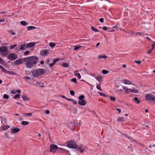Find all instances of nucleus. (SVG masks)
Wrapping results in <instances>:
<instances>
[{"label":"nucleus","instance_id":"nucleus-30","mask_svg":"<svg viewBox=\"0 0 155 155\" xmlns=\"http://www.w3.org/2000/svg\"><path fill=\"white\" fill-rule=\"evenodd\" d=\"M81 47V46L79 45H77L74 48V50H78Z\"/></svg>","mask_w":155,"mask_h":155},{"label":"nucleus","instance_id":"nucleus-23","mask_svg":"<svg viewBox=\"0 0 155 155\" xmlns=\"http://www.w3.org/2000/svg\"><path fill=\"white\" fill-rule=\"evenodd\" d=\"M56 45V44L55 43H53V42H50L49 43V45L51 48H53Z\"/></svg>","mask_w":155,"mask_h":155},{"label":"nucleus","instance_id":"nucleus-55","mask_svg":"<svg viewBox=\"0 0 155 155\" xmlns=\"http://www.w3.org/2000/svg\"><path fill=\"white\" fill-rule=\"evenodd\" d=\"M127 138L129 139H131L133 141H134L135 142H137V141L136 140H133L132 138H131L130 137H127Z\"/></svg>","mask_w":155,"mask_h":155},{"label":"nucleus","instance_id":"nucleus-18","mask_svg":"<svg viewBox=\"0 0 155 155\" xmlns=\"http://www.w3.org/2000/svg\"><path fill=\"white\" fill-rule=\"evenodd\" d=\"M123 89L124 90L125 92L127 93H128L129 92V91H130V89H129L127 88L126 87L124 86L122 87Z\"/></svg>","mask_w":155,"mask_h":155},{"label":"nucleus","instance_id":"nucleus-13","mask_svg":"<svg viewBox=\"0 0 155 155\" xmlns=\"http://www.w3.org/2000/svg\"><path fill=\"white\" fill-rule=\"evenodd\" d=\"M20 130V129L19 128H15L12 129L11 132L12 133L14 134L17 132H18Z\"/></svg>","mask_w":155,"mask_h":155},{"label":"nucleus","instance_id":"nucleus-21","mask_svg":"<svg viewBox=\"0 0 155 155\" xmlns=\"http://www.w3.org/2000/svg\"><path fill=\"white\" fill-rule=\"evenodd\" d=\"M107 58V57L106 55H99L98 56V58L99 59L102 58Z\"/></svg>","mask_w":155,"mask_h":155},{"label":"nucleus","instance_id":"nucleus-56","mask_svg":"<svg viewBox=\"0 0 155 155\" xmlns=\"http://www.w3.org/2000/svg\"><path fill=\"white\" fill-rule=\"evenodd\" d=\"M102 28H103V29L105 31L107 30V28L106 27H102Z\"/></svg>","mask_w":155,"mask_h":155},{"label":"nucleus","instance_id":"nucleus-27","mask_svg":"<svg viewBox=\"0 0 155 155\" xmlns=\"http://www.w3.org/2000/svg\"><path fill=\"white\" fill-rule=\"evenodd\" d=\"M21 97L24 100L26 101L28 100V98L25 95H21Z\"/></svg>","mask_w":155,"mask_h":155},{"label":"nucleus","instance_id":"nucleus-36","mask_svg":"<svg viewBox=\"0 0 155 155\" xmlns=\"http://www.w3.org/2000/svg\"><path fill=\"white\" fill-rule=\"evenodd\" d=\"M71 81L74 82L75 83H77V79L76 78H73L71 79Z\"/></svg>","mask_w":155,"mask_h":155},{"label":"nucleus","instance_id":"nucleus-6","mask_svg":"<svg viewBox=\"0 0 155 155\" xmlns=\"http://www.w3.org/2000/svg\"><path fill=\"white\" fill-rule=\"evenodd\" d=\"M67 145L68 147L74 149L76 148L77 146L75 143L73 141L68 142Z\"/></svg>","mask_w":155,"mask_h":155},{"label":"nucleus","instance_id":"nucleus-17","mask_svg":"<svg viewBox=\"0 0 155 155\" xmlns=\"http://www.w3.org/2000/svg\"><path fill=\"white\" fill-rule=\"evenodd\" d=\"M155 45V42L153 44H152V49L150 50L149 51L147 52V54H150L151 52L153 50V49H154Z\"/></svg>","mask_w":155,"mask_h":155},{"label":"nucleus","instance_id":"nucleus-8","mask_svg":"<svg viewBox=\"0 0 155 155\" xmlns=\"http://www.w3.org/2000/svg\"><path fill=\"white\" fill-rule=\"evenodd\" d=\"M26 47L25 44L22 45L21 46H18L16 48L15 50L18 52L22 50H25L26 49Z\"/></svg>","mask_w":155,"mask_h":155},{"label":"nucleus","instance_id":"nucleus-22","mask_svg":"<svg viewBox=\"0 0 155 155\" xmlns=\"http://www.w3.org/2000/svg\"><path fill=\"white\" fill-rule=\"evenodd\" d=\"M124 82L125 84L130 85L131 84V82L130 81L127 80H124Z\"/></svg>","mask_w":155,"mask_h":155},{"label":"nucleus","instance_id":"nucleus-31","mask_svg":"<svg viewBox=\"0 0 155 155\" xmlns=\"http://www.w3.org/2000/svg\"><path fill=\"white\" fill-rule=\"evenodd\" d=\"M134 101L137 102V104H139L140 103V101L138 100V98L137 97H135L134 98Z\"/></svg>","mask_w":155,"mask_h":155},{"label":"nucleus","instance_id":"nucleus-32","mask_svg":"<svg viewBox=\"0 0 155 155\" xmlns=\"http://www.w3.org/2000/svg\"><path fill=\"white\" fill-rule=\"evenodd\" d=\"M102 72L104 74H107L109 72V71L106 70H103L102 71Z\"/></svg>","mask_w":155,"mask_h":155},{"label":"nucleus","instance_id":"nucleus-59","mask_svg":"<svg viewBox=\"0 0 155 155\" xmlns=\"http://www.w3.org/2000/svg\"><path fill=\"white\" fill-rule=\"evenodd\" d=\"M16 91L18 93H20L21 92V91L20 90H17Z\"/></svg>","mask_w":155,"mask_h":155},{"label":"nucleus","instance_id":"nucleus-53","mask_svg":"<svg viewBox=\"0 0 155 155\" xmlns=\"http://www.w3.org/2000/svg\"><path fill=\"white\" fill-rule=\"evenodd\" d=\"M116 110L118 112V113L119 114L121 112V110L120 109H118L117 108H116Z\"/></svg>","mask_w":155,"mask_h":155},{"label":"nucleus","instance_id":"nucleus-4","mask_svg":"<svg viewBox=\"0 0 155 155\" xmlns=\"http://www.w3.org/2000/svg\"><path fill=\"white\" fill-rule=\"evenodd\" d=\"M58 149L63 150V149L61 148L58 147V146L56 145L52 144L50 146V151L52 152H55Z\"/></svg>","mask_w":155,"mask_h":155},{"label":"nucleus","instance_id":"nucleus-24","mask_svg":"<svg viewBox=\"0 0 155 155\" xmlns=\"http://www.w3.org/2000/svg\"><path fill=\"white\" fill-rule=\"evenodd\" d=\"M10 127V126L8 125H5L2 127V129L3 130H5L7 129Z\"/></svg>","mask_w":155,"mask_h":155},{"label":"nucleus","instance_id":"nucleus-34","mask_svg":"<svg viewBox=\"0 0 155 155\" xmlns=\"http://www.w3.org/2000/svg\"><path fill=\"white\" fill-rule=\"evenodd\" d=\"M84 98V95H81V96H80L78 97V99L79 100H84L83 99Z\"/></svg>","mask_w":155,"mask_h":155},{"label":"nucleus","instance_id":"nucleus-51","mask_svg":"<svg viewBox=\"0 0 155 155\" xmlns=\"http://www.w3.org/2000/svg\"><path fill=\"white\" fill-rule=\"evenodd\" d=\"M146 34V33L144 31L141 32V35H145Z\"/></svg>","mask_w":155,"mask_h":155},{"label":"nucleus","instance_id":"nucleus-54","mask_svg":"<svg viewBox=\"0 0 155 155\" xmlns=\"http://www.w3.org/2000/svg\"><path fill=\"white\" fill-rule=\"evenodd\" d=\"M50 112L48 110H47L45 111V113L46 114H49Z\"/></svg>","mask_w":155,"mask_h":155},{"label":"nucleus","instance_id":"nucleus-35","mask_svg":"<svg viewBox=\"0 0 155 155\" xmlns=\"http://www.w3.org/2000/svg\"><path fill=\"white\" fill-rule=\"evenodd\" d=\"M110 100L112 101H115L116 98L115 97H112L111 96H110Z\"/></svg>","mask_w":155,"mask_h":155},{"label":"nucleus","instance_id":"nucleus-52","mask_svg":"<svg viewBox=\"0 0 155 155\" xmlns=\"http://www.w3.org/2000/svg\"><path fill=\"white\" fill-rule=\"evenodd\" d=\"M85 150V148H84V149L81 148V149L80 150V152L81 153H83L84 151V150Z\"/></svg>","mask_w":155,"mask_h":155},{"label":"nucleus","instance_id":"nucleus-37","mask_svg":"<svg viewBox=\"0 0 155 155\" xmlns=\"http://www.w3.org/2000/svg\"><path fill=\"white\" fill-rule=\"evenodd\" d=\"M75 76L78 78L79 79L81 78V76L79 73H77L75 74Z\"/></svg>","mask_w":155,"mask_h":155},{"label":"nucleus","instance_id":"nucleus-1","mask_svg":"<svg viewBox=\"0 0 155 155\" xmlns=\"http://www.w3.org/2000/svg\"><path fill=\"white\" fill-rule=\"evenodd\" d=\"M23 60L25 62V64L26 68H30L36 66L39 61V58L37 56H31L24 58Z\"/></svg>","mask_w":155,"mask_h":155},{"label":"nucleus","instance_id":"nucleus-47","mask_svg":"<svg viewBox=\"0 0 155 155\" xmlns=\"http://www.w3.org/2000/svg\"><path fill=\"white\" fill-rule=\"evenodd\" d=\"M59 58H57L56 59L54 60L53 61V62L54 63V64H55V62L59 61Z\"/></svg>","mask_w":155,"mask_h":155},{"label":"nucleus","instance_id":"nucleus-41","mask_svg":"<svg viewBox=\"0 0 155 155\" xmlns=\"http://www.w3.org/2000/svg\"><path fill=\"white\" fill-rule=\"evenodd\" d=\"M9 32L12 35H14L15 34V33L12 30H10L9 31Z\"/></svg>","mask_w":155,"mask_h":155},{"label":"nucleus","instance_id":"nucleus-15","mask_svg":"<svg viewBox=\"0 0 155 155\" xmlns=\"http://www.w3.org/2000/svg\"><path fill=\"white\" fill-rule=\"evenodd\" d=\"M102 77L101 75H98L96 79L100 82V84L102 82Z\"/></svg>","mask_w":155,"mask_h":155},{"label":"nucleus","instance_id":"nucleus-39","mask_svg":"<svg viewBox=\"0 0 155 155\" xmlns=\"http://www.w3.org/2000/svg\"><path fill=\"white\" fill-rule=\"evenodd\" d=\"M23 114L24 115H26V116H32V114L31 113H28L26 114Z\"/></svg>","mask_w":155,"mask_h":155},{"label":"nucleus","instance_id":"nucleus-19","mask_svg":"<svg viewBox=\"0 0 155 155\" xmlns=\"http://www.w3.org/2000/svg\"><path fill=\"white\" fill-rule=\"evenodd\" d=\"M130 91L133 93H137L139 92V91L137 89L133 90L130 89Z\"/></svg>","mask_w":155,"mask_h":155},{"label":"nucleus","instance_id":"nucleus-2","mask_svg":"<svg viewBox=\"0 0 155 155\" xmlns=\"http://www.w3.org/2000/svg\"><path fill=\"white\" fill-rule=\"evenodd\" d=\"M45 72V70L43 69H38L35 71H32L31 72L33 76L36 78L44 74Z\"/></svg>","mask_w":155,"mask_h":155},{"label":"nucleus","instance_id":"nucleus-57","mask_svg":"<svg viewBox=\"0 0 155 155\" xmlns=\"http://www.w3.org/2000/svg\"><path fill=\"white\" fill-rule=\"evenodd\" d=\"M54 64V63L53 62H52V63H50V64H49V66L50 67H51L53 65H54V64Z\"/></svg>","mask_w":155,"mask_h":155},{"label":"nucleus","instance_id":"nucleus-45","mask_svg":"<svg viewBox=\"0 0 155 155\" xmlns=\"http://www.w3.org/2000/svg\"><path fill=\"white\" fill-rule=\"evenodd\" d=\"M30 51H27L25 52L24 53V55H27L29 54Z\"/></svg>","mask_w":155,"mask_h":155},{"label":"nucleus","instance_id":"nucleus-61","mask_svg":"<svg viewBox=\"0 0 155 155\" xmlns=\"http://www.w3.org/2000/svg\"><path fill=\"white\" fill-rule=\"evenodd\" d=\"M40 63L41 64H43L44 63V61L43 60H42L40 61Z\"/></svg>","mask_w":155,"mask_h":155},{"label":"nucleus","instance_id":"nucleus-10","mask_svg":"<svg viewBox=\"0 0 155 155\" xmlns=\"http://www.w3.org/2000/svg\"><path fill=\"white\" fill-rule=\"evenodd\" d=\"M2 72L8 74L13 75L15 74L13 72L9 71L6 70V69H5L4 67H3V68H2Z\"/></svg>","mask_w":155,"mask_h":155},{"label":"nucleus","instance_id":"nucleus-48","mask_svg":"<svg viewBox=\"0 0 155 155\" xmlns=\"http://www.w3.org/2000/svg\"><path fill=\"white\" fill-rule=\"evenodd\" d=\"M30 78L29 77L27 76V77H24V79H26L28 80H29L30 79Z\"/></svg>","mask_w":155,"mask_h":155},{"label":"nucleus","instance_id":"nucleus-26","mask_svg":"<svg viewBox=\"0 0 155 155\" xmlns=\"http://www.w3.org/2000/svg\"><path fill=\"white\" fill-rule=\"evenodd\" d=\"M35 28H36L35 27L31 26L28 27L27 29L28 30H29L32 29H35Z\"/></svg>","mask_w":155,"mask_h":155},{"label":"nucleus","instance_id":"nucleus-29","mask_svg":"<svg viewBox=\"0 0 155 155\" xmlns=\"http://www.w3.org/2000/svg\"><path fill=\"white\" fill-rule=\"evenodd\" d=\"M20 24L23 25H27V23L25 21H21Z\"/></svg>","mask_w":155,"mask_h":155},{"label":"nucleus","instance_id":"nucleus-11","mask_svg":"<svg viewBox=\"0 0 155 155\" xmlns=\"http://www.w3.org/2000/svg\"><path fill=\"white\" fill-rule=\"evenodd\" d=\"M78 103L80 105L84 106L86 104V102L85 100H79Z\"/></svg>","mask_w":155,"mask_h":155},{"label":"nucleus","instance_id":"nucleus-44","mask_svg":"<svg viewBox=\"0 0 155 155\" xmlns=\"http://www.w3.org/2000/svg\"><path fill=\"white\" fill-rule=\"evenodd\" d=\"M70 94L72 96H74V95L75 93L73 91H70Z\"/></svg>","mask_w":155,"mask_h":155},{"label":"nucleus","instance_id":"nucleus-3","mask_svg":"<svg viewBox=\"0 0 155 155\" xmlns=\"http://www.w3.org/2000/svg\"><path fill=\"white\" fill-rule=\"evenodd\" d=\"M8 53V50L7 47L6 46H2L0 47V53L1 55L6 56Z\"/></svg>","mask_w":155,"mask_h":155},{"label":"nucleus","instance_id":"nucleus-63","mask_svg":"<svg viewBox=\"0 0 155 155\" xmlns=\"http://www.w3.org/2000/svg\"><path fill=\"white\" fill-rule=\"evenodd\" d=\"M61 97H62L63 98H64L66 99H67V98L64 95H62V96H61Z\"/></svg>","mask_w":155,"mask_h":155},{"label":"nucleus","instance_id":"nucleus-28","mask_svg":"<svg viewBox=\"0 0 155 155\" xmlns=\"http://www.w3.org/2000/svg\"><path fill=\"white\" fill-rule=\"evenodd\" d=\"M91 29L94 31L96 32L99 31V30L95 28L94 27L92 26L91 27Z\"/></svg>","mask_w":155,"mask_h":155},{"label":"nucleus","instance_id":"nucleus-43","mask_svg":"<svg viewBox=\"0 0 155 155\" xmlns=\"http://www.w3.org/2000/svg\"><path fill=\"white\" fill-rule=\"evenodd\" d=\"M97 88L98 90H99L100 91H102V89H101V86L100 85H97Z\"/></svg>","mask_w":155,"mask_h":155},{"label":"nucleus","instance_id":"nucleus-60","mask_svg":"<svg viewBox=\"0 0 155 155\" xmlns=\"http://www.w3.org/2000/svg\"><path fill=\"white\" fill-rule=\"evenodd\" d=\"M146 38L149 41H152V42H153V41H151V40L148 37H146Z\"/></svg>","mask_w":155,"mask_h":155},{"label":"nucleus","instance_id":"nucleus-25","mask_svg":"<svg viewBox=\"0 0 155 155\" xmlns=\"http://www.w3.org/2000/svg\"><path fill=\"white\" fill-rule=\"evenodd\" d=\"M21 124L23 125H28L29 123L26 121H22L21 122Z\"/></svg>","mask_w":155,"mask_h":155},{"label":"nucleus","instance_id":"nucleus-20","mask_svg":"<svg viewBox=\"0 0 155 155\" xmlns=\"http://www.w3.org/2000/svg\"><path fill=\"white\" fill-rule=\"evenodd\" d=\"M61 66L64 68H67L69 67V65L68 63H64L61 64Z\"/></svg>","mask_w":155,"mask_h":155},{"label":"nucleus","instance_id":"nucleus-58","mask_svg":"<svg viewBox=\"0 0 155 155\" xmlns=\"http://www.w3.org/2000/svg\"><path fill=\"white\" fill-rule=\"evenodd\" d=\"M72 101L73 102V104H77V102L76 101H74L73 100V101Z\"/></svg>","mask_w":155,"mask_h":155},{"label":"nucleus","instance_id":"nucleus-49","mask_svg":"<svg viewBox=\"0 0 155 155\" xmlns=\"http://www.w3.org/2000/svg\"><path fill=\"white\" fill-rule=\"evenodd\" d=\"M135 34L136 35H139L140 36L141 35V32H137L135 33Z\"/></svg>","mask_w":155,"mask_h":155},{"label":"nucleus","instance_id":"nucleus-12","mask_svg":"<svg viewBox=\"0 0 155 155\" xmlns=\"http://www.w3.org/2000/svg\"><path fill=\"white\" fill-rule=\"evenodd\" d=\"M23 63L22 59L17 60L14 62V64L15 65H17Z\"/></svg>","mask_w":155,"mask_h":155},{"label":"nucleus","instance_id":"nucleus-9","mask_svg":"<svg viewBox=\"0 0 155 155\" xmlns=\"http://www.w3.org/2000/svg\"><path fill=\"white\" fill-rule=\"evenodd\" d=\"M49 53V50L48 49L43 50L41 51L40 54L42 56H45Z\"/></svg>","mask_w":155,"mask_h":155},{"label":"nucleus","instance_id":"nucleus-64","mask_svg":"<svg viewBox=\"0 0 155 155\" xmlns=\"http://www.w3.org/2000/svg\"><path fill=\"white\" fill-rule=\"evenodd\" d=\"M6 12H4V11L1 12H0V14H4Z\"/></svg>","mask_w":155,"mask_h":155},{"label":"nucleus","instance_id":"nucleus-62","mask_svg":"<svg viewBox=\"0 0 155 155\" xmlns=\"http://www.w3.org/2000/svg\"><path fill=\"white\" fill-rule=\"evenodd\" d=\"M68 101H73V99H69L67 98V99H66Z\"/></svg>","mask_w":155,"mask_h":155},{"label":"nucleus","instance_id":"nucleus-14","mask_svg":"<svg viewBox=\"0 0 155 155\" xmlns=\"http://www.w3.org/2000/svg\"><path fill=\"white\" fill-rule=\"evenodd\" d=\"M35 45L34 42H30L26 45L27 48H31L33 47Z\"/></svg>","mask_w":155,"mask_h":155},{"label":"nucleus","instance_id":"nucleus-5","mask_svg":"<svg viewBox=\"0 0 155 155\" xmlns=\"http://www.w3.org/2000/svg\"><path fill=\"white\" fill-rule=\"evenodd\" d=\"M145 98L147 101H150L155 102V96L154 95H152L150 94H147L146 95Z\"/></svg>","mask_w":155,"mask_h":155},{"label":"nucleus","instance_id":"nucleus-16","mask_svg":"<svg viewBox=\"0 0 155 155\" xmlns=\"http://www.w3.org/2000/svg\"><path fill=\"white\" fill-rule=\"evenodd\" d=\"M117 120L119 122H122L124 121H125V119L124 117H120L117 119Z\"/></svg>","mask_w":155,"mask_h":155},{"label":"nucleus","instance_id":"nucleus-33","mask_svg":"<svg viewBox=\"0 0 155 155\" xmlns=\"http://www.w3.org/2000/svg\"><path fill=\"white\" fill-rule=\"evenodd\" d=\"M98 94H99L101 96H102L105 97H107L106 95L104 94L103 93H102L101 92H98Z\"/></svg>","mask_w":155,"mask_h":155},{"label":"nucleus","instance_id":"nucleus-42","mask_svg":"<svg viewBox=\"0 0 155 155\" xmlns=\"http://www.w3.org/2000/svg\"><path fill=\"white\" fill-rule=\"evenodd\" d=\"M20 95L19 94H16L14 97V98L15 99H17L20 97Z\"/></svg>","mask_w":155,"mask_h":155},{"label":"nucleus","instance_id":"nucleus-40","mask_svg":"<svg viewBox=\"0 0 155 155\" xmlns=\"http://www.w3.org/2000/svg\"><path fill=\"white\" fill-rule=\"evenodd\" d=\"M3 97L5 99H8L9 98V96L6 94H5L4 95Z\"/></svg>","mask_w":155,"mask_h":155},{"label":"nucleus","instance_id":"nucleus-38","mask_svg":"<svg viewBox=\"0 0 155 155\" xmlns=\"http://www.w3.org/2000/svg\"><path fill=\"white\" fill-rule=\"evenodd\" d=\"M17 46V44H15L13 45H12L10 46V49H13L15 48Z\"/></svg>","mask_w":155,"mask_h":155},{"label":"nucleus","instance_id":"nucleus-50","mask_svg":"<svg viewBox=\"0 0 155 155\" xmlns=\"http://www.w3.org/2000/svg\"><path fill=\"white\" fill-rule=\"evenodd\" d=\"M104 19L103 18H101L99 19V21L101 22V23H103L104 22Z\"/></svg>","mask_w":155,"mask_h":155},{"label":"nucleus","instance_id":"nucleus-7","mask_svg":"<svg viewBox=\"0 0 155 155\" xmlns=\"http://www.w3.org/2000/svg\"><path fill=\"white\" fill-rule=\"evenodd\" d=\"M8 58L11 61H12L16 59L17 58V55L15 53H11L9 54Z\"/></svg>","mask_w":155,"mask_h":155},{"label":"nucleus","instance_id":"nucleus-46","mask_svg":"<svg viewBox=\"0 0 155 155\" xmlns=\"http://www.w3.org/2000/svg\"><path fill=\"white\" fill-rule=\"evenodd\" d=\"M134 62L136 63H137V64H141V61H134Z\"/></svg>","mask_w":155,"mask_h":155}]
</instances>
